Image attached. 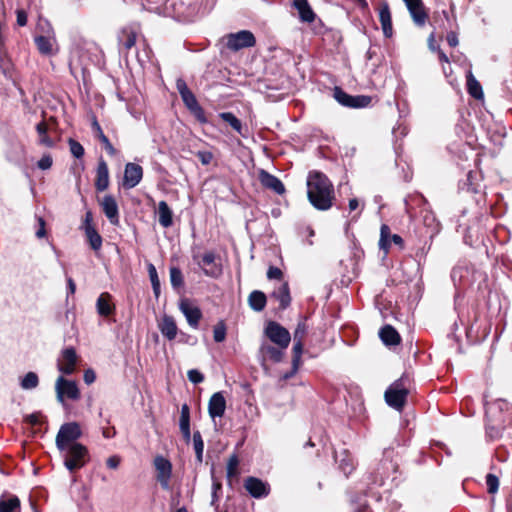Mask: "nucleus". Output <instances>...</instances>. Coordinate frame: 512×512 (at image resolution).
<instances>
[{
  "label": "nucleus",
  "instance_id": "f257e3e1",
  "mask_svg": "<svg viewBox=\"0 0 512 512\" xmlns=\"http://www.w3.org/2000/svg\"><path fill=\"white\" fill-rule=\"evenodd\" d=\"M307 195L316 209L325 211L332 207L334 188L323 173L310 172L307 180Z\"/></svg>",
  "mask_w": 512,
  "mask_h": 512
},
{
  "label": "nucleus",
  "instance_id": "dca6fc26",
  "mask_svg": "<svg viewBox=\"0 0 512 512\" xmlns=\"http://www.w3.org/2000/svg\"><path fill=\"white\" fill-rule=\"evenodd\" d=\"M391 243L399 246L401 249L404 247V241L402 237L398 234H392L390 227L386 224H383L380 229V239H379V248L384 251L385 254L388 253V250L391 246Z\"/></svg>",
  "mask_w": 512,
  "mask_h": 512
},
{
  "label": "nucleus",
  "instance_id": "72a5a7b5",
  "mask_svg": "<svg viewBox=\"0 0 512 512\" xmlns=\"http://www.w3.org/2000/svg\"><path fill=\"white\" fill-rule=\"evenodd\" d=\"M482 177L479 172L469 171L466 177V181L463 183L461 189L466 187V190L473 193H478L481 190V181Z\"/></svg>",
  "mask_w": 512,
  "mask_h": 512
},
{
  "label": "nucleus",
  "instance_id": "680f3d73",
  "mask_svg": "<svg viewBox=\"0 0 512 512\" xmlns=\"http://www.w3.org/2000/svg\"><path fill=\"white\" fill-rule=\"evenodd\" d=\"M83 380L87 385L92 384L96 380V374L94 370L87 369L84 371Z\"/></svg>",
  "mask_w": 512,
  "mask_h": 512
},
{
  "label": "nucleus",
  "instance_id": "4d7b16f0",
  "mask_svg": "<svg viewBox=\"0 0 512 512\" xmlns=\"http://www.w3.org/2000/svg\"><path fill=\"white\" fill-rule=\"evenodd\" d=\"M190 111L193 113V115L196 117V119L201 123H206L207 119L205 117L204 110L199 105V103L190 109Z\"/></svg>",
  "mask_w": 512,
  "mask_h": 512
},
{
  "label": "nucleus",
  "instance_id": "393cba45",
  "mask_svg": "<svg viewBox=\"0 0 512 512\" xmlns=\"http://www.w3.org/2000/svg\"><path fill=\"white\" fill-rule=\"evenodd\" d=\"M292 6L298 11L301 22L312 23L315 20L316 14L308 0H292Z\"/></svg>",
  "mask_w": 512,
  "mask_h": 512
},
{
  "label": "nucleus",
  "instance_id": "7c9ffc66",
  "mask_svg": "<svg viewBox=\"0 0 512 512\" xmlns=\"http://www.w3.org/2000/svg\"><path fill=\"white\" fill-rule=\"evenodd\" d=\"M109 185V171L105 161L100 160L97 167L95 186L98 191H104Z\"/></svg>",
  "mask_w": 512,
  "mask_h": 512
},
{
  "label": "nucleus",
  "instance_id": "c85d7f7f",
  "mask_svg": "<svg viewBox=\"0 0 512 512\" xmlns=\"http://www.w3.org/2000/svg\"><path fill=\"white\" fill-rule=\"evenodd\" d=\"M96 309L100 316L111 315L115 309L112 304V296L107 292L101 293L96 302Z\"/></svg>",
  "mask_w": 512,
  "mask_h": 512
},
{
  "label": "nucleus",
  "instance_id": "a211bd4d",
  "mask_svg": "<svg viewBox=\"0 0 512 512\" xmlns=\"http://www.w3.org/2000/svg\"><path fill=\"white\" fill-rule=\"evenodd\" d=\"M143 177V169L135 163H127L124 171L123 185L127 189L137 186Z\"/></svg>",
  "mask_w": 512,
  "mask_h": 512
},
{
  "label": "nucleus",
  "instance_id": "69168bd1",
  "mask_svg": "<svg viewBox=\"0 0 512 512\" xmlns=\"http://www.w3.org/2000/svg\"><path fill=\"white\" fill-rule=\"evenodd\" d=\"M39 228L36 231V237L37 238H43L46 236V229H45V220L42 217L37 218Z\"/></svg>",
  "mask_w": 512,
  "mask_h": 512
},
{
  "label": "nucleus",
  "instance_id": "09e8293b",
  "mask_svg": "<svg viewBox=\"0 0 512 512\" xmlns=\"http://www.w3.org/2000/svg\"><path fill=\"white\" fill-rule=\"evenodd\" d=\"M213 337L215 342H223L226 338V326L221 321L214 326Z\"/></svg>",
  "mask_w": 512,
  "mask_h": 512
},
{
  "label": "nucleus",
  "instance_id": "4c0bfd02",
  "mask_svg": "<svg viewBox=\"0 0 512 512\" xmlns=\"http://www.w3.org/2000/svg\"><path fill=\"white\" fill-rule=\"evenodd\" d=\"M93 128L95 130L96 137L100 140V142L103 144L104 149L106 152L111 155L115 156L117 154V150L113 147V145L110 143L107 136L103 133L99 123L95 120L93 122Z\"/></svg>",
  "mask_w": 512,
  "mask_h": 512
},
{
  "label": "nucleus",
  "instance_id": "0e129e2a",
  "mask_svg": "<svg viewBox=\"0 0 512 512\" xmlns=\"http://www.w3.org/2000/svg\"><path fill=\"white\" fill-rule=\"evenodd\" d=\"M221 483L218 482V481H213V484H212V501H211V505H215V503L218 501V491L221 490Z\"/></svg>",
  "mask_w": 512,
  "mask_h": 512
},
{
  "label": "nucleus",
  "instance_id": "de8ad7c7",
  "mask_svg": "<svg viewBox=\"0 0 512 512\" xmlns=\"http://www.w3.org/2000/svg\"><path fill=\"white\" fill-rule=\"evenodd\" d=\"M303 341H294L293 345V358H292V364L294 368H299L301 365V356L303 353Z\"/></svg>",
  "mask_w": 512,
  "mask_h": 512
},
{
  "label": "nucleus",
  "instance_id": "c9c22d12",
  "mask_svg": "<svg viewBox=\"0 0 512 512\" xmlns=\"http://www.w3.org/2000/svg\"><path fill=\"white\" fill-rule=\"evenodd\" d=\"M266 302V295L259 290L251 292L248 297L250 307L257 312H260L265 308Z\"/></svg>",
  "mask_w": 512,
  "mask_h": 512
},
{
  "label": "nucleus",
  "instance_id": "37998d69",
  "mask_svg": "<svg viewBox=\"0 0 512 512\" xmlns=\"http://www.w3.org/2000/svg\"><path fill=\"white\" fill-rule=\"evenodd\" d=\"M47 130H48V127L44 121H42L36 125V131L39 134L40 143L47 147H52L53 141L51 140L50 137L47 136Z\"/></svg>",
  "mask_w": 512,
  "mask_h": 512
},
{
  "label": "nucleus",
  "instance_id": "bb28decb",
  "mask_svg": "<svg viewBox=\"0 0 512 512\" xmlns=\"http://www.w3.org/2000/svg\"><path fill=\"white\" fill-rule=\"evenodd\" d=\"M137 39V33L130 27L123 28L118 35L119 49L121 52L127 53L134 47Z\"/></svg>",
  "mask_w": 512,
  "mask_h": 512
},
{
  "label": "nucleus",
  "instance_id": "cd10ccee",
  "mask_svg": "<svg viewBox=\"0 0 512 512\" xmlns=\"http://www.w3.org/2000/svg\"><path fill=\"white\" fill-rule=\"evenodd\" d=\"M335 460L338 463L339 469L344 473L345 476L351 474L355 469L354 459L352 455L346 450L336 453Z\"/></svg>",
  "mask_w": 512,
  "mask_h": 512
},
{
  "label": "nucleus",
  "instance_id": "473e14b6",
  "mask_svg": "<svg viewBox=\"0 0 512 512\" xmlns=\"http://www.w3.org/2000/svg\"><path fill=\"white\" fill-rule=\"evenodd\" d=\"M158 220L164 228L173 224V212L165 201H160L158 204Z\"/></svg>",
  "mask_w": 512,
  "mask_h": 512
},
{
  "label": "nucleus",
  "instance_id": "412c9836",
  "mask_svg": "<svg viewBox=\"0 0 512 512\" xmlns=\"http://www.w3.org/2000/svg\"><path fill=\"white\" fill-rule=\"evenodd\" d=\"M226 410V399L223 392L214 393L208 402V413L212 419L221 418Z\"/></svg>",
  "mask_w": 512,
  "mask_h": 512
},
{
  "label": "nucleus",
  "instance_id": "13d9d810",
  "mask_svg": "<svg viewBox=\"0 0 512 512\" xmlns=\"http://www.w3.org/2000/svg\"><path fill=\"white\" fill-rule=\"evenodd\" d=\"M197 157L203 165H208L213 159V154L210 151H198Z\"/></svg>",
  "mask_w": 512,
  "mask_h": 512
},
{
  "label": "nucleus",
  "instance_id": "c756f323",
  "mask_svg": "<svg viewBox=\"0 0 512 512\" xmlns=\"http://www.w3.org/2000/svg\"><path fill=\"white\" fill-rule=\"evenodd\" d=\"M379 336L386 346L398 345L401 341L399 333L391 325H385L379 331Z\"/></svg>",
  "mask_w": 512,
  "mask_h": 512
},
{
  "label": "nucleus",
  "instance_id": "5701e85b",
  "mask_svg": "<svg viewBox=\"0 0 512 512\" xmlns=\"http://www.w3.org/2000/svg\"><path fill=\"white\" fill-rule=\"evenodd\" d=\"M158 329L163 337L169 341L174 340L178 334V327L175 319L167 314H164L158 321Z\"/></svg>",
  "mask_w": 512,
  "mask_h": 512
},
{
  "label": "nucleus",
  "instance_id": "a18cd8bd",
  "mask_svg": "<svg viewBox=\"0 0 512 512\" xmlns=\"http://www.w3.org/2000/svg\"><path fill=\"white\" fill-rule=\"evenodd\" d=\"M148 274L152 284V289L156 297L160 294V281L158 278L157 270L153 264L148 265Z\"/></svg>",
  "mask_w": 512,
  "mask_h": 512
},
{
  "label": "nucleus",
  "instance_id": "a19ab883",
  "mask_svg": "<svg viewBox=\"0 0 512 512\" xmlns=\"http://www.w3.org/2000/svg\"><path fill=\"white\" fill-rule=\"evenodd\" d=\"M219 117L224 122L229 124L233 128V130H235L237 133L242 135V129H243L242 123L233 113H231V112H222V113L219 114Z\"/></svg>",
  "mask_w": 512,
  "mask_h": 512
},
{
  "label": "nucleus",
  "instance_id": "0eeeda50",
  "mask_svg": "<svg viewBox=\"0 0 512 512\" xmlns=\"http://www.w3.org/2000/svg\"><path fill=\"white\" fill-rule=\"evenodd\" d=\"M226 47L231 51H239L244 48L253 47L256 39L249 30H241L236 33L227 34L224 38Z\"/></svg>",
  "mask_w": 512,
  "mask_h": 512
},
{
  "label": "nucleus",
  "instance_id": "4be33fe9",
  "mask_svg": "<svg viewBox=\"0 0 512 512\" xmlns=\"http://www.w3.org/2000/svg\"><path fill=\"white\" fill-rule=\"evenodd\" d=\"M205 275L216 278L221 274V268L215 263V254L213 252H206L198 261Z\"/></svg>",
  "mask_w": 512,
  "mask_h": 512
},
{
  "label": "nucleus",
  "instance_id": "bf43d9fd",
  "mask_svg": "<svg viewBox=\"0 0 512 512\" xmlns=\"http://www.w3.org/2000/svg\"><path fill=\"white\" fill-rule=\"evenodd\" d=\"M53 160L50 155H44L37 163L42 170H47L52 166Z\"/></svg>",
  "mask_w": 512,
  "mask_h": 512
},
{
  "label": "nucleus",
  "instance_id": "338daca9",
  "mask_svg": "<svg viewBox=\"0 0 512 512\" xmlns=\"http://www.w3.org/2000/svg\"><path fill=\"white\" fill-rule=\"evenodd\" d=\"M176 89L178 91V93L180 94V96L182 94H184L185 92H187L188 90H190L185 82L184 79L182 78H178L176 80Z\"/></svg>",
  "mask_w": 512,
  "mask_h": 512
},
{
  "label": "nucleus",
  "instance_id": "774afa93",
  "mask_svg": "<svg viewBox=\"0 0 512 512\" xmlns=\"http://www.w3.org/2000/svg\"><path fill=\"white\" fill-rule=\"evenodd\" d=\"M446 39H447V42H448L449 46H451V47H456L458 45V43H459L458 36L453 31H451V32H449L447 34Z\"/></svg>",
  "mask_w": 512,
  "mask_h": 512
},
{
  "label": "nucleus",
  "instance_id": "58836bf2",
  "mask_svg": "<svg viewBox=\"0 0 512 512\" xmlns=\"http://www.w3.org/2000/svg\"><path fill=\"white\" fill-rule=\"evenodd\" d=\"M85 234L91 248L95 251L99 250L102 246V238L95 228L92 225L85 226Z\"/></svg>",
  "mask_w": 512,
  "mask_h": 512
},
{
  "label": "nucleus",
  "instance_id": "a878e982",
  "mask_svg": "<svg viewBox=\"0 0 512 512\" xmlns=\"http://www.w3.org/2000/svg\"><path fill=\"white\" fill-rule=\"evenodd\" d=\"M379 21L385 37H391L393 34L392 18L390 7L387 2H382L379 6Z\"/></svg>",
  "mask_w": 512,
  "mask_h": 512
},
{
  "label": "nucleus",
  "instance_id": "2f4dec72",
  "mask_svg": "<svg viewBox=\"0 0 512 512\" xmlns=\"http://www.w3.org/2000/svg\"><path fill=\"white\" fill-rule=\"evenodd\" d=\"M0 512H20V500L16 495L3 494L0 497Z\"/></svg>",
  "mask_w": 512,
  "mask_h": 512
},
{
  "label": "nucleus",
  "instance_id": "6ab92c4d",
  "mask_svg": "<svg viewBox=\"0 0 512 512\" xmlns=\"http://www.w3.org/2000/svg\"><path fill=\"white\" fill-rule=\"evenodd\" d=\"M406 7L414 21L418 26H423L426 23L428 15L425 11L422 0H403Z\"/></svg>",
  "mask_w": 512,
  "mask_h": 512
},
{
  "label": "nucleus",
  "instance_id": "5fc2aeb1",
  "mask_svg": "<svg viewBox=\"0 0 512 512\" xmlns=\"http://www.w3.org/2000/svg\"><path fill=\"white\" fill-rule=\"evenodd\" d=\"M239 464L238 457L236 455H232L227 463V476L232 477L237 473V467Z\"/></svg>",
  "mask_w": 512,
  "mask_h": 512
},
{
  "label": "nucleus",
  "instance_id": "b1692460",
  "mask_svg": "<svg viewBox=\"0 0 512 512\" xmlns=\"http://www.w3.org/2000/svg\"><path fill=\"white\" fill-rule=\"evenodd\" d=\"M284 351L285 349H282L280 346L275 347L267 342H263L259 348V353L263 361L268 359L275 363L282 361Z\"/></svg>",
  "mask_w": 512,
  "mask_h": 512
},
{
  "label": "nucleus",
  "instance_id": "c03bdc74",
  "mask_svg": "<svg viewBox=\"0 0 512 512\" xmlns=\"http://www.w3.org/2000/svg\"><path fill=\"white\" fill-rule=\"evenodd\" d=\"M179 428L181 432L190 429V409L187 404L181 406Z\"/></svg>",
  "mask_w": 512,
  "mask_h": 512
},
{
  "label": "nucleus",
  "instance_id": "f704fd0d",
  "mask_svg": "<svg viewBox=\"0 0 512 512\" xmlns=\"http://www.w3.org/2000/svg\"><path fill=\"white\" fill-rule=\"evenodd\" d=\"M272 296L279 301L280 308L286 309L291 302L289 286L287 283H282L272 294Z\"/></svg>",
  "mask_w": 512,
  "mask_h": 512
},
{
  "label": "nucleus",
  "instance_id": "423d86ee",
  "mask_svg": "<svg viewBox=\"0 0 512 512\" xmlns=\"http://www.w3.org/2000/svg\"><path fill=\"white\" fill-rule=\"evenodd\" d=\"M81 427L77 422L63 424L56 436V447L61 448L72 444H80L77 440L81 437Z\"/></svg>",
  "mask_w": 512,
  "mask_h": 512
},
{
  "label": "nucleus",
  "instance_id": "ddd939ff",
  "mask_svg": "<svg viewBox=\"0 0 512 512\" xmlns=\"http://www.w3.org/2000/svg\"><path fill=\"white\" fill-rule=\"evenodd\" d=\"M78 361L79 357L75 348L66 347L60 353L57 360V368L63 375H72L76 370Z\"/></svg>",
  "mask_w": 512,
  "mask_h": 512
},
{
  "label": "nucleus",
  "instance_id": "6e6d98bb",
  "mask_svg": "<svg viewBox=\"0 0 512 512\" xmlns=\"http://www.w3.org/2000/svg\"><path fill=\"white\" fill-rule=\"evenodd\" d=\"M187 377L193 384H199L203 382L204 375L197 369H191L187 373Z\"/></svg>",
  "mask_w": 512,
  "mask_h": 512
},
{
  "label": "nucleus",
  "instance_id": "603ef678",
  "mask_svg": "<svg viewBox=\"0 0 512 512\" xmlns=\"http://www.w3.org/2000/svg\"><path fill=\"white\" fill-rule=\"evenodd\" d=\"M307 333V325L305 322H299L297 324V327L293 333V340L294 341H304V338Z\"/></svg>",
  "mask_w": 512,
  "mask_h": 512
},
{
  "label": "nucleus",
  "instance_id": "79ce46f5",
  "mask_svg": "<svg viewBox=\"0 0 512 512\" xmlns=\"http://www.w3.org/2000/svg\"><path fill=\"white\" fill-rule=\"evenodd\" d=\"M193 446L196 454V459L199 463L203 461L204 442L199 431L193 433Z\"/></svg>",
  "mask_w": 512,
  "mask_h": 512
},
{
  "label": "nucleus",
  "instance_id": "9d476101",
  "mask_svg": "<svg viewBox=\"0 0 512 512\" xmlns=\"http://www.w3.org/2000/svg\"><path fill=\"white\" fill-rule=\"evenodd\" d=\"M55 390L57 400L60 403L64 402V398L70 400H78L80 398V391L75 381L68 380L63 376H59L55 383Z\"/></svg>",
  "mask_w": 512,
  "mask_h": 512
},
{
  "label": "nucleus",
  "instance_id": "3c124183",
  "mask_svg": "<svg viewBox=\"0 0 512 512\" xmlns=\"http://www.w3.org/2000/svg\"><path fill=\"white\" fill-rule=\"evenodd\" d=\"M70 152L75 158H81L84 155V148L83 146L74 139H69L68 141Z\"/></svg>",
  "mask_w": 512,
  "mask_h": 512
},
{
  "label": "nucleus",
  "instance_id": "e433bc0d",
  "mask_svg": "<svg viewBox=\"0 0 512 512\" xmlns=\"http://www.w3.org/2000/svg\"><path fill=\"white\" fill-rule=\"evenodd\" d=\"M466 78L468 93L477 100L482 99L484 96L482 87L471 71L467 73Z\"/></svg>",
  "mask_w": 512,
  "mask_h": 512
},
{
  "label": "nucleus",
  "instance_id": "39448f33",
  "mask_svg": "<svg viewBox=\"0 0 512 512\" xmlns=\"http://www.w3.org/2000/svg\"><path fill=\"white\" fill-rule=\"evenodd\" d=\"M411 381L407 375L394 381L385 391L386 403L397 411H401L406 403Z\"/></svg>",
  "mask_w": 512,
  "mask_h": 512
},
{
  "label": "nucleus",
  "instance_id": "f03ea898",
  "mask_svg": "<svg viewBox=\"0 0 512 512\" xmlns=\"http://www.w3.org/2000/svg\"><path fill=\"white\" fill-rule=\"evenodd\" d=\"M373 483L379 486L390 483L391 486H397L400 482V472L398 463L394 461V451L386 449L382 460L378 463L373 474Z\"/></svg>",
  "mask_w": 512,
  "mask_h": 512
},
{
  "label": "nucleus",
  "instance_id": "ea45409f",
  "mask_svg": "<svg viewBox=\"0 0 512 512\" xmlns=\"http://www.w3.org/2000/svg\"><path fill=\"white\" fill-rule=\"evenodd\" d=\"M39 385V377L35 372H28L20 378V387L23 390H33Z\"/></svg>",
  "mask_w": 512,
  "mask_h": 512
},
{
  "label": "nucleus",
  "instance_id": "9b49d317",
  "mask_svg": "<svg viewBox=\"0 0 512 512\" xmlns=\"http://www.w3.org/2000/svg\"><path fill=\"white\" fill-rule=\"evenodd\" d=\"M38 29L46 32L45 35L35 36V44L40 53L44 55H50L53 52V46L55 44V37L53 34L52 27L47 21H40L38 23Z\"/></svg>",
  "mask_w": 512,
  "mask_h": 512
},
{
  "label": "nucleus",
  "instance_id": "864d4df0",
  "mask_svg": "<svg viewBox=\"0 0 512 512\" xmlns=\"http://www.w3.org/2000/svg\"><path fill=\"white\" fill-rule=\"evenodd\" d=\"M181 98L189 110L198 104V101L191 90H188L187 92L182 94Z\"/></svg>",
  "mask_w": 512,
  "mask_h": 512
},
{
  "label": "nucleus",
  "instance_id": "f8f14e48",
  "mask_svg": "<svg viewBox=\"0 0 512 512\" xmlns=\"http://www.w3.org/2000/svg\"><path fill=\"white\" fill-rule=\"evenodd\" d=\"M153 464L156 470V479L159 482L160 486L164 490H169L170 480L172 476L171 462L162 455H157L154 458Z\"/></svg>",
  "mask_w": 512,
  "mask_h": 512
},
{
  "label": "nucleus",
  "instance_id": "7ed1b4c3",
  "mask_svg": "<svg viewBox=\"0 0 512 512\" xmlns=\"http://www.w3.org/2000/svg\"><path fill=\"white\" fill-rule=\"evenodd\" d=\"M504 406L508 411V404L502 401L487 408L486 435L491 441L503 438L505 436V432L510 428V422L506 424L505 418H502L501 416L497 417L496 415V412L500 413Z\"/></svg>",
  "mask_w": 512,
  "mask_h": 512
},
{
  "label": "nucleus",
  "instance_id": "052dcab7",
  "mask_svg": "<svg viewBox=\"0 0 512 512\" xmlns=\"http://www.w3.org/2000/svg\"><path fill=\"white\" fill-rule=\"evenodd\" d=\"M267 277L269 279H280L282 277V271L278 267L270 266L267 271Z\"/></svg>",
  "mask_w": 512,
  "mask_h": 512
},
{
  "label": "nucleus",
  "instance_id": "2eb2a0df",
  "mask_svg": "<svg viewBox=\"0 0 512 512\" xmlns=\"http://www.w3.org/2000/svg\"><path fill=\"white\" fill-rule=\"evenodd\" d=\"M179 309L185 316L189 326L197 329L202 318V312L200 308L194 305L188 299H183L179 303Z\"/></svg>",
  "mask_w": 512,
  "mask_h": 512
},
{
  "label": "nucleus",
  "instance_id": "6e6552de",
  "mask_svg": "<svg viewBox=\"0 0 512 512\" xmlns=\"http://www.w3.org/2000/svg\"><path fill=\"white\" fill-rule=\"evenodd\" d=\"M335 100L344 107L348 108H365L368 107L372 98L367 95H350L343 91L340 87H335L334 91Z\"/></svg>",
  "mask_w": 512,
  "mask_h": 512
},
{
  "label": "nucleus",
  "instance_id": "e2e57ef3",
  "mask_svg": "<svg viewBox=\"0 0 512 512\" xmlns=\"http://www.w3.org/2000/svg\"><path fill=\"white\" fill-rule=\"evenodd\" d=\"M120 462H121V458L118 455H113L107 459L106 465L110 469H116V468H118Z\"/></svg>",
  "mask_w": 512,
  "mask_h": 512
},
{
  "label": "nucleus",
  "instance_id": "aec40b11",
  "mask_svg": "<svg viewBox=\"0 0 512 512\" xmlns=\"http://www.w3.org/2000/svg\"><path fill=\"white\" fill-rule=\"evenodd\" d=\"M259 181L264 188L272 190L278 195H282L285 192L282 181L264 169L259 171Z\"/></svg>",
  "mask_w": 512,
  "mask_h": 512
},
{
  "label": "nucleus",
  "instance_id": "f3484780",
  "mask_svg": "<svg viewBox=\"0 0 512 512\" xmlns=\"http://www.w3.org/2000/svg\"><path fill=\"white\" fill-rule=\"evenodd\" d=\"M99 204L103 213L112 225L119 224V209L115 198L112 195H105Z\"/></svg>",
  "mask_w": 512,
  "mask_h": 512
},
{
  "label": "nucleus",
  "instance_id": "20e7f679",
  "mask_svg": "<svg viewBox=\"0 0 512 512\" xmlns=\"http://www.w3.org/2000/svg\"><path fill=\"white\" fill-rule=\"evenodd\" d=\"M63 458V463L69 472L83 468L89 460V451L83 444H72L57 448Z\"/></svg>",
  "mask_w": 512,
  "mask_h": 512
},
{
  "label": "nucleus",
  "instance_id": "1a4fd4ad",
  "mask_svg": "<svg viewBox=\"0 0 512 512\" xmlns=\"http://www.w3.org/2000/svg\"><path fill=\"white\" fill-rule=\"evenodd\" d=\"M265 335L273 342L276 346H280L282 349H286L291 341V335L289 331L281 326L279 323L271 321L265 327Z\"/></svg>",
  "mask_w": 512,
  "mask_h": 512
},
{
  "label": "nucleus",
  "instance_id": "8fccbe9b",
  "mask_svg": "<svg viewBox=\"0 0 512 512\" xmlns=\"http://www.w3.org/2000/svg\"><path fill=\"white\" fill-rule=\"evenodd\" d=\"M486 485L487 490L490 494H495L499 489V479L494 474H487L486 475Z\"/></svg>",
  "mask_w": 512,
  "mask_h": 512
},
{
  "label": "nucleus",
  "instance_id": "4468645a",
  "mask_svg": "<svg viewBox=\"0 0 512 512\" xmlns=\"http://www.w3.org/2000/svg\"><path fill=\"white\" fill-rule=\"evenodd\" d=\"M247 492L256 499L265 498L270 493V485L256 477H248L244 481Z\"/></svg>",
  "mask_w": 512,
  "mask_h": 512
},
{
  "label": "nucleus",
  "instance_id": "49530a36",
  "mask_svg": "<svg viewBox=\"0 0 512 512\" xmlns=\"http://www.w3.org/2000/svg\"><path fill=\"white\" fill-rule=\"evenodd\" d=\"M170 281L173 288H180L184 285L183 274L178 267L170 268Z\"/></svg>",
  "mask_w": 512,
  "mask_h": 512
}]
</instances>
